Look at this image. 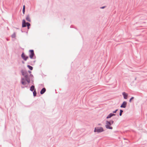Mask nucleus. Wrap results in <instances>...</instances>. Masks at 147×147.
Here are the masks:
<instances>
[{
    "label": "nucleus",
    "mask_w": 147,
    "mask_h": 147,
    "mask_svg": "<svg viewBox=\"0 0 147 147\" xmlns=\"http://www.w3.org/2000/svg\"><path fill=\"white\" fill-rule=\"evenodd\" d=\"M103 129L102 127H96L94 129V132H101L103 131Z\"/></svg>",
    "instance_id": "1"
},
{
    "label": "nucleus",
    "mask_w": 147,
    "mask_h": 147,
    "mask_svg": "<svg viewBox=\"0 0 147 147\" xmlns=\"http://www.w3.org/2000/svg\"><path fill=\"white\" fill-rule=\"evenodd\" d=\"M26 26L28 27V29L29 28V26H30V24L28 22H27L26 23V21L25 20H22V27H25Z\"/></svg>",
    "instance_id": "2"
},
{
    "label": "nucleus",
    "mask_w": 147,
    "mask_h": 147,
    "mask_svg": "<svg viewBox=\"0 0 147 147\" xmlns=\"http://www.w3.org/2000/svg\"><path fill=\"white\" fill-rule=\"evenodd\" d=\"M111 124L109 121H107L106 122V125H105L107 129H112L113 127L111 126H110L111 125Z\"/></svg>",
    "instance_id": "3"
},
{
    "label": "nucleus",
    "mask_w": 147,
    "mask_h": 147,
    "mask_svg": "<svg viewBox=\"0 0 147 147\" xmlns=\"http://www.w3.org/2000/svg\"><path fill=\"white\" fill-rule=\"evenodd\" d=\"M29 52L30 53L29 55L31 59H32L34 55V51L33 50H30Z\"/></svg>",
    "instance_id": "4"
},
{
    "label": "nucleus",
    "mask_w": 147,
    "mask_h": 147,
    "mask_svg": "<svg viewBox=\"0 0 147 147\" xmlns=\"http://www.w3.org/2000/svg\"><path fill=\"white\" fill-rule=\"evenodd\" d=\"M22 57L23 59L25 61H26L27 59L28 58V56H26L24 53H23L22 55Z\"/></svg>",
    "instance_id": "5"
},
{
    "label": "nucleus",
    "mask_w": 147,
    "mask_h": 147,
    "mask_svg": "<svg viewBox=\"0 0 147 147\" xmlns=\"http://www.w3.org/2000/svg\"><path fill=\"white\" fill-rule=\"evenodd\" d=\"M127 102L126 101H124L123 102L121 106V108H125L126 107L127 105Z\"/></svg>",
    "instance_id": "6"
},
{
    "label": "nucleus",
    "mask_w": 147,
    "mask_h": 147,
    "mask_svg": "<svg viewBox=\"0 0 147 147\" xmlns=\"http://www.w3.org/2000/svg\"><path fill=\"white\" fill-rule=\"evenodd\" d=\"M122 94L124 98L125 99H126L127 98V96L128 94L126 93H125V92H123L122 93Z\"/></svg>",
    "instance_id": "7"
},
{
    "label": "nucleus",
    "mask_w": 147,
    "mask_h": 147,
    "mask_svg": "<svg viewBox=\"0 0 147 147\" xmlns=\"http://www.w3.org/2000/svg\"><path fill=\"white\" fill-rule=\"evenodd\" d=\"M115 115V114L113 113H110V114L107 117V119H108L111 118V117Z\"/></svg>",
    "instance_id": "8"
},
{
    "label": "nucleus",
    "mask_w": 147,
    "mask_h": 147,
    "mask_svg": "<svg viewBox=\"0 0 147 147\" xmlns=\"http://www.w3.org/2000/svg\"><path fill=\"white\" fill-rule=\"evenodd\" d=\"M46 91V89L45 88H43L40 91V94H43Z\"/></svg>",
    "instance_id": "9"
},
{
    "label": "nucleus",
    "mask_w": 147,
    "mask_h": 147,
    "mask_svg": "<svg viewBox=\"0 0 147 147\" xmlns=\"http://www.w3.org/2000/svg\"><path fill=\"white\" fill-rule=\"evenodd\" d=\"M26 20H27V21H28V22H30L31 20L30 19V16L29 15H27L26 18Z\"/></svg>",
    "instance_id": "10"
},
{
    "label": "nucleus",
    "mask_w": 147,
    "mask_h": 147,
    "mask_svg": "<svg viewBox=\"0 0 147 147\" xmlns=\"http://www.w3.org/2000/svg\"><path fill=\"white\" fill-rule=\"evenodd\" d=\"M22 83L24 85H25L26 84V82L23 79L22 80Z\"/></svg>",
    "instance_id": "11"
},
{
    "label": "nucleus",
    "mask_w": 147,
    "mask_h": 147,
    "mask_svg": "<svg viewBox=\"0 0 147 147\" xmlns=\"http://www.w3.org/2000/svg\"><path fill=\"white\" fill-rule=\"evenodd\" d=\"M34 89V86H32L30 88V90L32 91H33Z\"/></svg>",
    "instance_id": "12"
},
{
    "label": "nucleus",
    "mask_w": 147,
    "mask_h": 147,
    "mask_svg": "<svg viewBox=\"0 0 147 147\" xmlns=\"http://www.w3.org/2000/svg\"><path fill=\"white\" fill-rule=\"evenodd\" d=\"M27 67L30 70H32L33 67H32L29 65H28Z\"/></svg>",
    "instance_id": "13"
},
{
    "label": "nucleus",
    "mask_w": 147,
    "mask_h": 147,
    "mask_svg": "<svg viewBox=\"0 0 147 147\" xmlns=\"http://www.w3.org/2000/svg\"><path fill=\"white\" fill-rule=\"evenodd\" d=\"M25 12V6L24 5L23 9V14H24Z\"/></svg>",
    "instance_id": "14"
},
{
    "label": "nucleus",
    "mask_w": 147,
    "mask_h": 147,
    "mask_svg": "<svg viewBox=\"0 0 147 147\" xmlns=\"http://www.w3.org/2000/svg\"><path fill=\"white\" fill-rule=\"evenodd\" d=\"M33 95H34V96H36V93L35 90L34 91V92H33Z\"/></svg>",
    "instance_id": "15"
},
{
    "label": "nucleus",
    "mask_w": 147,
    "mask_h": 147,
    "mask_svg": "<svg viewBox=\"0 0 147 147\" xmlns=\"http://www.w3.org/2000/svg\"><path fill=\"white\" fill-rule=\"evenodd\" d=\"M123 112V111L122 110H120V113H119V115L120 116H121L122 114V113Z\"/></svg>",
    "instance_id": "16"
},
{
    "label": "nucleus",
    "mask_w": 147,
    "mask_h": 147,
    "mask_svg": "<svg viewBox=\"0 0 147 147\" xmlns=\"http://www.w3.org/2000/svg\"><path fill=\"white\" fill-rule=\"evenodd\" d=\"M134 98V97H132L129 100V102H131V101Z\"/></svg>",
    "instance_id": "17"
},
{
    "label": "nucleus",
    "mask_w": 147,
    "mask_h": 147,
    "mask_svg": "<svg viewBox=\"0 0 147 147\" xmlns=\"http://www.w3.org/2000/svg\"><path fill=\"white\" fill-rule=\"evenodd\" d=\"M111 123V124H113V120H111L109 121Z\"/></svg>",
    "instance_id": "18"
},
{
    "label": "nucleus",
    "mask_w": 147,
    "mask_h": 147,
    "mask_svg": "<svg viewBox=\"0 0 147 147\" xmlns=\"http://www.w3.org/2000/svg\"><path fill=\"white\" fill-rule=\"evenodd\" d=\"M117 110H118L117 109V110H116L115 111H113V113H116V112H117Z\"/></svg>",
    "instance_id": "19"
},
{
    "label": "nucleus",
    "mask_w": 147,
    "mask_h": 147,
    "mask_svg": "<svg viewBox=\"0 0 147 147\" xmlns=\"http://www.w3.org/2000/svg\"><path fill=\"white\" fill-rule=\"evenodd\" d=\"M15 34H13L12 36V37H15Z\"/></svg>",
    "instance_id": "20"
},
{
    "label": "nucleus",
    "mask_w": 147,
    "mask_h": 147,
    "mask_svg": "<svg viewBox=\"0 0 147 147\" xmlns=\"http://www.w3.org/2000/svg\"><path fill=\"white\" fill-rule=\"evenodd\" d=\"M27 82H28V83H30V80H27Z\"/></svg>",
    "instance_id": "21"
},
{
    "label": "nucleus",
    "mask_w": 147,
    "mask_h": 147,
    "mask_svg": "<svg viewBox=\"0 0 147 147\" xmlns=\"http://www.w3.org/2000/svg\"><path fill=\"white\" fill-rule=\"evenodd\" d=\"M105 7H101V8L103 9Z\"/></svg>",
    "instance_id": "22"
},
{
    "label": "nucleus",
    "mask_w": 147,
    "mask_h": 147,
    "mask_svg": "<svg viewBox=\"0 0 147 147\" xmlns=\"http://www.w3.org/2000/svg\"><path fill=\"white\" fill-rule=\"evenodd\" d=\"M98 125H101V124H98Z\"/></svg>",
    "instance_id": "23"
},
{
    "label": "nucleus",
    "mask_w": 147,
    "mask_h": 147,
    "mask_svg": "<svg viewBox=\"0 0 147 147\" xmlns=\"http://www.w3.org/2000/svg\"><path fill=\"white\" fill-rule=\"evenodd\" d=\"M22 63H24V62H22Z\"/></svg>",
    "instance_id": "24"
}]
</instances>
